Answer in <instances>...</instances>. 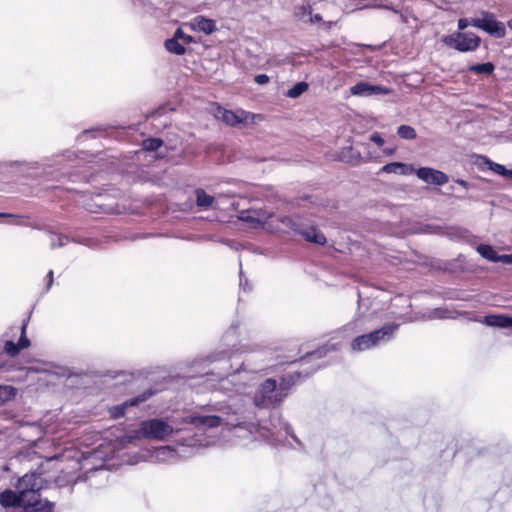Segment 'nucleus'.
<instances>
[{
    "instance_id": "obj_1",
    "label": "nucleus",
    "mask_w": 512,
    "mask_h": 512,
    "mask_svg": "<svg viewBox=\"0 0 512 512\" xmlns=\"http://www.w3.org/2000/svg\"><path fill=\"white\" fill-rule=\"evenodd\" d=\"M236 353L243 355L241 364L234 368L233 363L230 364L232 371L228 372L225 376H218L214 378V374H206L204 382L217 381V384H210L209 387L219 389L230 395L235 394L239 398L248 401L243 397L246 395L250 383L256 378V376L270 367V353L267 350L253 351L248 346L243 345L237 350H219L209 354L206 358L208 363H216L221 361H231Z\"/></svg>"
},
{
    "instance_id": "obj_2",
    "label": "nucleus",
    "mask_w": 512,
    "mask_h": 512,
    "mask_svg": "<svg viewBox=\"0 0 512 512\" xmlns=\"http://www.w3.org/2000/svg\"><path fill=\"white\" fill-rule=\"evenodd\" d=\"M212 410L217 412V414L189 415L182 418V423L191 424L198 431H205L209 428L227 425L238 428L235 435L240 438L249 435L253 440L261 438L269 442L278 441V438L275 437V432L267 429L266 426L242 427V425L246 423V420L250 419L253 414L247 402L242 398L229 395V399L226 402L217 403L213 406Z\"/></svg>"
},
{
    "instance_id": "obj_3",
    "label": "nucleus",
    "mask_w": 512,
    "mask_h": 512,
    "mask_svg": "<svg viewBox=\"0 0 512 512\" xmlns=\"http://www.w3.org/2000/svg\"><path fill=\"white\" fill-rule=\"evenodd\" d=\"M45 487L46 481L41 474L33 472L19 478L16 490L20 493L24 512H53L54 503L40 497V491Z\"/></svg>"
},
{
    "instance_id": "obj_4",
    "label": "nucleus",
    "mask_w": 512,
    "mask_h": 512,
    "mask_svg": "<svg viewBox=\"0 0 512 512\" xmlns=\"http://www.w3.org/2000/svg\"><path fill=\"white\" fill-rule=\"evenodd\" d=\"M182 420L176 418H153L142 421L137 430H134L120 440V444L126 446L134 443L140 438H146L156 441H165L172 435L180 432Z\"/></svg>"
},
{
    "instance_id": "obj_5",
    "label": "nucleus",
    "mask_w": 512,
    "mask_h": 512,
    "mask_svg": "<svg viewBox=\"0 0 512 512\" xmlns=\"http://www.w3.org/2000/svg\"><path fill=\"white\" fill-rule=\"evenodd\" d=\"M287 396L284 384H277L274 379H266L256 389L253 404L258 408H271L279 405Z\"/></svg>"
},
{
    "instance_id": "obj_6",
    "label": "nucleus",
    "mask_w": 512,
    "mask_h": 512,
    "mask_svg": "<svg viewBox=\"0 0 512 512\" xmlns=\"http://www.w3.org/2000/svg\"><path fill=\"white\" fill-rule=\"evenodd\" d=\"M281 224L289 228L293 231L301 234L307 241L313 243H320L319 234L317 232V226L314 222L303 219V218H293L290 216H282L278 219Z\"/></svg>"
},
{
    "instance_id": "obj_7",
    "label": "nucleus",
    "mask_w": 512,
    "mask_h": 512,
    "mask_svg": "<svg viewBox=\"0 0 512 512\" xmlns=\"http://www.w3.org/2000/svg\"><path fill=\"white\" fill-rule=\"evenodd\" d=\"M443 42L459 52H471L479 48L481 38L471 33L455 32L444 37Z\"/></svg>"
},
{
    "instance_id": "obj_8",
    "label": "nucleus",
    "mask_w": 512,
    "mask_h": 512,
    "mask_svg": "<svg viewBox=\"0 0 512 512\" xmlns=\"http://www.w3.org/2000/svg\"><path fill=\"white\" fill-rule=\"evenodd\" d=\"M483 16V18L472 19L471 25L497 38H503L506 35L504 23L496 20L494 14L483 12Z\"/></svg>"
},
{
    "instance_id": "obj_9",
    "label": "nucleus",
    "mask_w": 512,
    "mask_h": 512,
    "mask_svg": "<svg viewBox=\"0 0 512 512\" xmlns=\"http://www.w3.org/2000/svg\"><path fill=\"white\" fill-rule=\"evenodd\" d=\"M238 213V218L253 228L264 225L273 216L271 212L262 208L242 209Z\"/></svg>"
},
{
    "instance_id": "obj_10",
    "label": "nucleus",
    "mask_w": 512,
    "mask_h": 512,
    "mask_svg": "<svg viewBox=\"0 0 512 512\" xmlns=\"http://www.w3.org/2000/svg\"><path fill=\"white\" fill-rule=\"evenodd\" d=\"M216 117L220 118L226 124L234 126L239 123L248 122L254 118V115L244 110L233 112L230 110L218 108Z\"/></svg>"
},
{
    "instance_id": "obj_11",
    "label": "nucleus",
    "mask_w": 512,
    "mask_h": 512,
    "mask_svg": "<svg viewBox=\"0 0 512 512\" xmlns=\"http://www.w3.org/2000/svg\"><path fill=\"white\" fill-rule=\"evenodd\" d=\"M391 91L382 85H372L365 81L357 82L350 87V93L355 96L387 95Z\"/></svg>"
},
{
    "instance_id": "obj_12",
    "label": "nucleus",
    "mask_w": 512,
    "mask_h": 512,
    "mask_svg": "<svg viewBox=\"0 0 512 512\" xmlns=\"http://www.w3.org/2000/svg\"><path fill=\"white\" fill-rule=\"evenodd\" d=\"M415 172L419 179L428 184L441 186L446 184L449 180L448 176L444 172L430 167H421Z\"/></svg>"
},
{
    "instance_id": "obj_13",
    "label": "nucleus",
    "mask_w": 512,
    "mask_h": 512,
    "mask_svg": "<svg viewBox=\"0 0 512 512\" xmlns=\"http://www.w3.org/2000/svg\"><path fill=\"white\" fill-rule=\"evenodd\" d=\"M187 25L191 30L202 32L206 35H209L216 30L215 21L204 16H196L192 18Z\"/></svg>"
},
{
    "instance_id": "obj_14",
    "label": "nucleus",
    "mask_w": 512,
    "mask_h": 512,
    "mask_svg": "<svg viewBox=\"0 0 512 512\" xmlns=\"http://www.w3.org/2000/svg\"><path fill=\"white\" fill-rule=\"evenodd\" d=\"M398 327V324L391 323L382 326L380 329H376L370 332L374 347L383 341L390 340Z\"/></svg>"
},
{
    "instance_id": "obj_15",
    "label": "nucleus",
    "mask_w": 512,
    "mask_h": 512,
    "mask_svg": "<svg viewBox=\"0 0 512 512\" xmlns=\"http://www.w3.org/2000/svg\"><path fill=\"white\" fill-rule=\"evenodd\" d=\"M147 398H148V396L146 394H142V395H139L132 399H129V400L123 402L122 404L115 405L110 408V410H109L110 415H111V417H113L115 419L120 418L125 415V411L128 407L136 406L139 403H142L145 400H147Z\"/></svg>"
},
{
    "instance_id": "obj_16",
    "label": "nucleus",
    "mask_w": 512,
    "mask_h": 512,
    "mask_svg": "<svg viewBox=\"0 0 512 512\" xmlns=\"http://www.w3.org/2000/svg\"><path fill=\"white\" fill-rule=\"evenodd\" d=\"M294 16L298 21L304 24H312L320 21V15H312V8L308 3L296 7Z\"/></svg>"
},
{
    "instance_id": "obj_17",
    "label": "nucleus",
    "mask_w": 512,
    "mask_h": 512,
    "mask_svg": "<svg viewBox=\"0 0 512 512\" xmlns=\"http://www.w3.org/2000/svg\"><path fill=\"white\" fill-rule=\"evenodd\" d=\"M415 171L412 165H407L402 162H391L386 165H384L380 172L387 173V174H401V175H407L411 174Z\"/></svg>"
},
{
    "instance_id": "obj_18",
    "label": "nucleus",
    "mask_w": 512,
    "mask_h": 512,
    "mask_svg": "<svg viewBox=\"0 0 512 512\" xmlns=\"http://www.w3.org/2000/svg\"><path fill=\"white\" fill-rule=\"evenodd\" d=\"M176 457V451L171 446H161L154 449L151 458L156 462H167Z\"/></svg>"
},
{
    "instance_id": "obj_19",
    "label": "nucleus",
    "mask_w": 512,
    "mask_h": 512,
    "mask_svg": "<svg viewBox=\"0 0 512 512\" xmlns=\"http://www.w3.org/2000/svg\"><path fill=\"white\" fill-rule=\"evenodd\" d=\"M483 323L493 327H512V317L506 315H487L484 318Z\"/></svg>"
},
{
    "instance_id": "obj_20",
    "label": "nucleus",
    "mask_w": 512,
    "mask_h": 512,
    "mask_svg": "<svg viewBox=\"0 0 512 512\" xmlns=\"http://www.w3.org/2000/svg\"><path fill=\"white\" fill-rule=\"evenodd\" d=\"M0 504L3 507L21 506L20 493L7 489L0 493Z\"/></svg>"
},
{
    "instance_id": "obj_21",
    "label": "nucleus",
    "mask_w": 512,
    "mask_h": 512,
    "mask_svg": "<svg viewBox=\"0 0 512 512\" xmlns=\"http://www.w3.org/2000/svg\"><path fill=\"white\" fill-rule=\"evenodd\" d=\"M372 347H374V345L370 333L360 335L351 342L353 351H364Z\"/></svg>"
},
{
    "instance_id": "obj_22",
    "label": "nucleus",
    "mask_w": 512,
    "mask_h": 512,
    "mask_svg": "<svg viewBox=\"0 0 512 512\" xmlns=\"http://www.w3.org/2000/svg\"><path fill=\"white\" fill-rule=\"evenodd\" d=\"M196 195V204L200 208L208 209L211 207H216L215 198L209 194H207L203 189H197L195 191Z\"/></svg>"
},
{
    "instance_id": "obj_23",
    "label": "nucleus",
    "mask_w": 512,
    "mask_h": 512,
    "mask_svg": "<svg viewBox=\"0 0 512 512\" xmlns=\"http://www.w3.org/2000/svg\"><path fill=\"white\" fill-rule=\"evenodd\" d=\"M467 69L469 72L475 74L491 75L495 70V66L492 62H486L481 64H471Z\"/></svg>"
},
{
    "instance_id": "obj_24",
    "label": "nucleus",
    "mask_w": 512,
    "mask_h": 512,
    "mask_svg": "<svg viewBox=\"0 0 512 512\" xmlns=\"http://www.w3.org/2000/svg\"><path fill=\"white\" fill-rule=\"evenodd\" d=\"M478 253L485 259L498 262L499 261V255H497V252L494 250V248L491 245L488 244H480L477 247Z\"/></svg>"
},
{
    "instance_id": "obj_25",
    "label": "nucleus",
    "mask_w": 512,
    "mask_h": 512,
    "mask_svg": "<svg viewBox=\"0 0 512 512\" xmlns=\"http://www.w3.org/2000/svg\"><path fill=\"white\" fill-rule=\"evenodd\" d=\"M165 47L170 53H174L176 55H182L185 52L184 45L175 38L166 40Z\"/></svg>"
},
{
    "instance_id": "obj_26",
    "label": "nucleus",
    "mask_w": 512,
    "mask_h": 512,
    "mask_svg": "<svg viewBox=\"0 0 512 512\" xmlns=\"http://www.w3.org/2000/svg\"><path fill=\"white\" fill-rule=\"evenodd\" d=\"M397 134L405 140H414L417 137L416 130L410 125H400L397 129Z\"/></svg>"
},
{
    "instance_id": "obj_27",
    "label": "nucleus",
    "mask_w": 512,
    "mask_h": 512,
    "mask_svg": "<svg viewBox=\"0 0 512 512\" xmlns=\"http://www.w3.org/2000/svg\"><path fill=\"white\" fill-rule=\"evenodd\" d=\"M16 396V389L10 385H0V403L12 400Z\"/></svg>"
},
{
    "instance_id": "obj_28",
    "label": "nucleus",
    "mask_w": 512,
    "mask_h": 512,
    "mask_svg": "<svg viewBox=\"0 0 512 512\" xmlns=\"http://www.w3.org/2000/svg\"><path fill=\"white\" fill-rule=\"evenodd\" d=\"M308 89L306 82H298L292 88L286 92V96L289 98H297L302 95Z\"/></svg>"
},
{
    "instance_id": "obj_29",
    "label": "nucleus",
    "mask_w": 512,
    "mask_h": 512,
    "mask_svg": "<svg viewBox=\"0 0 512 512\" xmlns=\"http://www.w3.org/2000/svg\"><path fill=\"white\" fill-rule=\"evenodd\" d=\"M70 242V239L63 234H53L51 237V249L60 248Z\"/></svg>"
},
{
    "instance_id": "obj_30",
    "label": "nucleus",
    "mask_w": 512,
    "mask_h": 512,
    "mask_svg": "<svg viewBox=\"0 0 512 512\" xmlns=\"http://www.w3.org/2000/svg\"><path fill=\"white\" fill-rule=\"evenodd\" d=\"M162 140L159 138H150L143 141V148L147 151H156L162 146Z\"/></svg>"
},
{
    "instance_id": "obj_31",
    "label": "nucleus",
    "mask_w": 512,
    "mask_h": 512,
    "mask_svg": "<svg viewBox=\"0 0 512 512\" xmlns=\"http://www.w3.org/2000/svg\"><path fill=\"white\" fill-rule=\"evenodd\" d=\"M4 351L10 357H15V356H17L20 353L21 349L19 348L17 343H14L13 341L8 340V341L5 342Z\"/></svg>"
},
{
    "instance_id": "obj_32",
    "label": "nucleus",
    "mask_w": 512,
    "mask_h": 512,
    "mask_svg": "<svg viewBox=\"0 0 512 512\" xmlns=\"http://www.w3.org/2000/svg\"><path fill=\"white\" fill-rule=\"evenodd\" d=\"M17 344L21 350L30 346V340L26 337V324H23L21 327V336Z\"/></svg>"
},
{
    "instance_id": "obj_33",
    "label": "nucleus",
    "mask_w": 512,
    "mask_h": 512,
    "mask_svg": "<svg viewBox=\"0 0 512 512\" xmlns=\"http://www.w3.org/2000/svg\"><path fill=\"white\" fill-rule=\"evenodd\" d=\"M486 162L490 165V168L500 174V175H503V176H506V172H508V169H506L503 165L501 164H497V163H493L489 160H486Z\"/></svg>"
},
{
    "instance_id": "obj_34",
    "label": "nucleus",
    "mask_w": 512,
    "mask_h": 512,
    "mask_svg": "<svg viewBox=\"0 0 512 512\" xmlns=\"http://www.w3.org/2000/svg\"><path fill=\"white\" fill-rule=\"evenodd\" d=\"M145 457L141 454H134L133 456H129L127 460H124L125 463L134 465L139 463L140 461H143Z\"/></svg>"
},
{
    "instance_id": "obj_35",
    "label": "nucleus",
    "mask_w": 512,
    "mask_h": 512,
    "mask_svg": "<svg viewBox=\"0 0 512 512\" xmlns=\"http://www.w3.org/2000/svg\"><path fill=\"white\" fill-rule=\"evenodd\" d=\"M370 140L375 143L378 147H382L385 143L383 137L378 133V132H374L371 136H370Z\"/></svg>"
},
{
    "instance_id": "obj_36",
    "label": "nucleus",
    "mask_w": 512,
    "mask_h": 512,
    "mask_svg": "<svg viewBox=\"0 0 512 512\" xmlns=\"http://www.w3.org/2000/svg\"><path fill=\"white\" fill-rule=\"evenodd\" d=\"M173 38H175L177 40H182L184 43H189L191 40V37L186 36L181 29L176 30Z\"/></svg>"
},
{
    "instance_id": "obj_37",
    "label": "nucleus",
    "mask_w": 512,
    "mask_h": 512,
    "mask_svg": "<svg viewBox=\"0 0 512 512\" xmlns=\"http://www.w3.org/2000/svg\"><path fill=\"white\" fill-rule=\"evenodd\" d=\"M29 369L34 372H50V365L49 364H37L35 366H31Z\"/></svg>"
},
{
    "instance_id": "obj_38",
    "label": "nucleus",
    "mask_w": 512,
    "mask_h": 512,
    "mask_svg": "<svg viewBox=\"0 0 512 512\" xmlns=\"http://www.w3.org/2000/svg\"><path fill=\"white\" fill-rule=\"evenodd\" d=\"M254 81L259 85H264L269 82V77L266 74L256 75Z\"/></svg>"
},
{
    "instance_id": "obj_39",
    "label": "nucleus",
    "mask_w": 512,
    "mask_h": 512,
    "mask_svg": "<svg viewBox=\"0 0 512 512\" xmlns=\"http://www.w3.org/2000/svg\"><path fill=\"white\" fill-rule=\"evenodd\" d=\"M0 217H15V215L13 214H9V213H0ZM16 218L18 219L17 221H15V224L17 225H26L28 226L29 224L25 223L24 220H23V217H18L16 216Z\"/></svg>"
},
{
    "instance_id": "obj_40",
    "label": "nucleus",
    "mask_w": 512,
    "mask_h": 512,
    "mask_svg": "<svg viewBox=\"0 0 512 512\" xmlns=\"http://www.w3.org/2000/svg\"><path fill=\"white\" fill-rule=\"evenodd\" d=\"M285 432L293 438L299 448L303 447L299 439L291 432V427L289 425H285Z\"/></svg>"
},
{
    "instance_id": "obj_41",
    "label": "nucleus",
    "mask_w": 512,
    "mask_h": 512,
    "mask_svg": "<svg viewBox=\"0 0 512 512\" xmlns=\"http://www.w3.org/2000/svg\"><path fill=\"white\" fill-rule=\"evenodd\" d=\"M469 25H471V22H469L467 19H465V18L459 19L458 20V29L460 30L459 32L466 29Z\"/></svg>"
},
{
    "instance_id": "obj_42",
    "label": "nucleus",
    "mask_w": 512,
    "mask_h": 512,
    "mask_svg": "<svg viewBox=\"0 0 512 512\" xmlns=\"http://www.w3.org/2000/svg\"><path fill=\"white\" fill-rule=\"evenodd\" d=\"M499 261L507 264H512V254H504L499 256Z\"/></svg>"
},
{
    "instance_id": "obj_43",
    "label": "nucleus",
    "mask_w": 512,
    "mask_h": 512,
    "mask_svg": "<svg viewBox=\"0 0 512 512\" xmlns=\"http://www.w3.org/2000/svg\"><path fill=\"white\" fill-rule=\"evenodd\" d=\"M47 279H48V283H47V289H49L53 283V271L50 270L47 274Z\"/></svg>"
},
{
    "instance_id": "obj_44",
    "label": "nucleus",
    "mask_w": 512,
    "mask_h": 512,
    "mask_svg": "<svg viewBox=\"0 0 512 512\" xmlns=\"http://www.w3.org/2000/svg\"><path fill=\"white\" fill-rule=\"evenodd\" d=\"M395 151H396V148H385L383 150V153L387 156H391L395 153Z\"/></svg>"
},
{
    "instance_id": "obj_45",
    "label": "nucleus",
    "mask_w": 512,
    "mask_h": 512,
    "mask_svg": "<svg viewBox=\"0 0 512 512\" xmlns=\"http://www.w3.org/2000/svg\"><path fill=\"white\" fill-rule=\"evenodd\" d=\"M456 183H457V184H459V185H461V186H462V187H464V188H467V187H468V182H467V181H465V180L458 179V180L456 181Z\"/></svg>"
},
{
    "instance_id": "obj_46",
    "label": "nucleus",
    "mask_w": 512,
    "mask_h": 512,
    "mask_svg": "<svg viewBox=\"0 0 512 512\" xmlns=\"http://www.w3.org/2000/svg\"><path fill=\"white\" fill-rule=\"evenodd\" d=\"M28 165H29V168H32V169H38L40 167L39 162H31Z\"/></svg>"
},
{
    "instance_id": "obj_47",
    "label": "nucleus",
    "mask_w": 512,
    "mask_h": 512,
    "mask_svg": "<svg viewBox=\"0 0 512 512\" xmlns=\"http://www.w3.org/2000/svg\"><path fill=\"white\" fill-rule=\"evenodd\" d=\"M505 177H508V178L512 179V170H508V172H506V176Z\"/></svg>"
},
{
    "instance_id": "obj_48",
    "label": "nucleus",
    "mask_w": 512,
    "mask_h": 512,
    "mask_svg": "<svg viewBox=\"0 0 512 512\" xmlns=\"http://www.w3.org/2000/svg\"><path fill=\"white\" fill-rule=\"evenodd\" d=\"M196 444L203 445V443L199 440H196L194 443H189L188 445H196Z\"/></svg>"
},
{
    "instance_id": "obj_49",
    "label": "nucleus",
    "mask_w": 512,
    "mask_h": 512,
    "mask_svg": "<svg viewBox=\"0 0 512 512\" xmlns=\"http://www.w3.org/2000/svg\"><path fill=\"white\" fill-rule=\"evenodd\" d=\"M507 26L512 30V19L507 22Z\"/></svg>"
},
{
    "instance_id": "obj_50",
    "label": "nucleus",
    "mask_w": 512,
    "mask_h": 512,
    "mask_svg": "<svg viewBox=\"0 0 512 512\" xmlns=\"http://www.w3.org/2000/svg\"><path fill=\"white\" fill-rule=\"evenodd\" d=\"M326 244V238L322 235L321 245L324 246Z\"/></svg>"
},
{
    "instance_id": "obj_51",
    "label": "nucleus",
    "mask_w": 512,
    "mask_h": 512,
    "mask_svg": "<svg viewBox=\"0 0 512 512\" xmlns=\"http://www.w3.org/2000/svg\"><path fill=\"white\" fill-rule=\"evenodd\" d=\"M232 206H234V207H235V210H238L239 203H237V204L232 203Z\"/></svg>"
},
{
    "instance_id": "obj_52",
    "label": "nucleus",
    "mask_w": 512,
    "mask_h": 512,
    "mask_svg": "<svg viewBox=\"0 0 512 512\" xmlns=\"http://www.w3.org/2000/svg\"><path fill=\"white\" fill-rule=\"evenodd\" d=\"M243 285V281H242V273H240V286Z\"/></svg>"
},
{
    "instance_id": "obj_53",
    "label": "nucleus",
    "mask_w": 512,
    "mask_h": 512,
    "mask_svg": "<svg viewBox=\"0 0 512 512\" xmlns=\"http://www.w3.org/2000/svg\"><path fill=\"white\" fill-rule=\"evenodd\" d=\"M230 329H231L233 332H236V330H235V327H234V326H231V328H230Z\"/></svg>"
},
{
    "instance_id": "obj_54",
    "label": "nucleus",
    "mask_w": 512,
    "mask_h": 512,
    "mask_svg": "<svg viewBox=\"0 0 512 512\" xmlns=\"http://www.w3.org/2000/svg\"><path fill=\"white\" fill-rule=\"evenodd\" d=\"M321 349L327 351L326 346H321Z\"/></svg>"
}]
</instances>
